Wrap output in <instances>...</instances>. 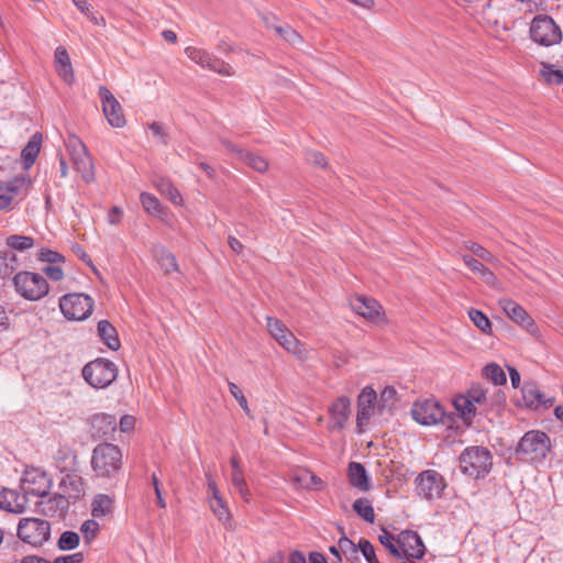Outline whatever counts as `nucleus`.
I'll use <instances>...</instances> for the list:
<instances>
[{"label": "nucleus", "mask_w": 563, "mask_h": 563, "mask_svg": "<svg viewBox=\"0 0 563 563\" xmlns=\"http://www.w3.org/2000/svg\"><path fill=\"white\" fill-rule=\"evenodd\" d=\"M121 449L112 443H100L91 454V468L98 478L117 481L123 465Z\"/></svg>", "instance_id": "nucleus-1"}, {"label": "nucleus", "mask_w": 563, "mask_h": 563, "mask_svg": "<svg viewBox=\"0 0 563 563\" xmlns=\"http://www.w3.org/2000/svg\"><path fill=\"white\" fill-rule=\"evenodd\" d=\"M550 450V437L543 431L530 430L519 440L515 454L520 462L540 464L545 461Z\"/></svg>", "instance_id": "nucleus-2"}, {"label": "nucleus", "mask_w": 563, "mask_h": 563, "mask_svg": "<svg viewBox=\"0 0 563 563\" xmlns=\"http://www.w3.org/2000/svg\"><path fill=\"white\" fill-rule=\"evenodd\" d=\"M459 462L463 474L479 479L492 471L493 455L485 446L472 445L462 451Z\"/></svg>", "instance_id": "nucleus-3"}, {"label": "nucleus", "mask_w": 563, "mask_h": 563, "mask_svg": "<svg viewBox=\"0 0 563 563\" xmlns=\"http://www.w3.org/2000/svg\"><path fill=\"white\" fill-rule=\"evenodd\" d=\"M81 375L92 388L103 389L117 379L118 367L108 358L97 357L82 367Z\"/></svg>", "instance_id": "nucleus-4"}, {"label": "nucleus", "mask_w": 563, "mask_h": 563, "mask_svg": "<svg viewBox=\"0 0 563 563\" xmlns=\"http://www.w3.org/2000/svg\"><path fill=\"white\" fill-rule=\"evenodd\" d=\"M65 146L82 180L87 184L92 183L95 180L93 163L84 142L77 135L69 134L65 140Z\"/></svg>", "instance_id": "nucleus-5"}, {"label": "nucleus", "mask_w": 563, "mask_h": 563, "mask_svg": "<svg viewBox=\"0 0 563 563\" xmlns=\"http://www.w3.org/2000/svg\"><path fill=\"white\" fill-rule=\"evenodd\" d=\"M65 146L82 180L87 184L92 183L95 180L93 163L84 142L77 135L69 134L65 140Z\"/></svg>", "instance_id": "nucleus-6"}, {"label": "nucleus", "mask_w": 563, "mask_h": 563, "mask_svg": "<svg viewBox=\"0 0 563 563\" xmlns=\"http://www.w3.org/2000/svg\"><path fill=\"white\" fill-rule=\"evenodd\" d=\"M13 284L16 292L26 300L37 301L48 294L47 280L33 272H20L14 275Z\"/></svg>", "instance_id": "nucleus-7"}, {"label": "nucleus", "mask_w": 563, "mask_h": 563, "mask_svg": "<svg viewBox=\"0 0 563 563\" xmlns=\"http://www.w3.org/2000/svg\"><path fill=\"white\" fill-rule=\"evenodd\" d=\"M16 534L22 542L41 548L51 538V523L40 518H22Z\"/></svg>", "instance_id": "nucleus-8"}, {"label": "nucleus", "mask_w": 563, "mask_h": 563, "mask_svg": "<svg viewBox=\"0 0 563 563\" xmlns=\"http://www.w3.org/2000/svg\"><path fill=\"white\" fill-rule=\"evenodd\" d=\"M530 37L534 43L548 47L561 42L562 32L551 16L539 14L531 21Z\"/></svg>", "instance_id": "nucleus-9"}, {"label": "nucleus", "mask_w": 563, "mask_h": 563, "mask_svg": "<svg viewBox=\"0 0 563 563\" xmlns=\"http://www.w3.org/2000/svg\"><path fill=\"white\" fill-rule=\"evenodd\" d=\"M59 308L66 319L81 321L92 313L93 300L85 294H67L59 299Z\"/></svg>", "instance_id": "nucleus-10"}, {"label": "nucleus", "mask_w": 563, "mask_h": 563, "mask_svg": "<svg viewBox=\"0 0 563 563\" xmlns=\"http://www.w3.org/2000/svg\"><path fill=\"white\" fill-rule=\"evenodd\" d=\"M415 483L417 494L427 500L440 498L446 487L444 477L434 470L421 472Z\"/></svg>", "instance_id": "nucleus-11"}, {"label": "nucleus", "mask_w": 563, "mask_h": 563, "mask_svg": "<svg viewBox=\"0 0 563 563\" xmlns=\"http://www.w3.org/2000/svg\"><path fill=\"white\" fill-rule=\"evenodd\" d=\"M415 421L422 426H434L443 422L445 411L443 407L435 400L427 399L416 401L411 409Z\"/></svg>", "instance_id": "nucleus-12"}, {"label": "nucleus", "mask_w": 563, "mask_h": 563, "mask_svg": "<svg viewBox=\"0 0 563 563\" xmlns=\"http://www.w3.org/2000/svg\"><path fill=\"white\" fill-rule=\"evenodd\" d=\"M52 487V479L38 468L26 470L22 477L21 488L26 496L45 497Z\"/></svg>", "instance_id": "nucleus-13"}, {"label": "nucleus", "mask_w": 563, "mask_h": 563, "mask_svg": "<svg viewBox=\"0 0 563 563\" xmlns=\"http://www.w3.org/2000/svg\"><path fill=\"white\" fill-rule=\"evenodd\" d=\"M397 544L400 550V559L405 558L406 562L420 560L426 553V547L421 537L413 530L401 531L397 537Z\"/></svg>", "instance_id": "nucleus-14"}, {"label": "nucleus", "mask_w": 563, "mask_h": 563, "mask_svg": "<svg viewBox=\"0 0 563 563\" xmlns=\"http://www.w3.org/2000/svg\"><path fill=\"white\" fill-rule=\"evenodd\" d=\"M99 97L102 103L103 114L108 123L113 128H123L126 123L123 109L113 93L104 86L99 87Z\"/></svg>", "instance_id": "nucleus-15"}, {"label": "nucleus", "mask_w": 563, "mask_h": 563, "mask_svg": "<svg viewBox=\"0 0 563 563\" xmlns=\"http://www.w3.org/2000/svg\"><path fill=\"white\" fill-rule=\"evenodd\" d=\"M521 394L523 405L532 410L548 409L554 404V397L541 391L538 384L532 380L525 382Z\"/></svg>", "instance_id": "nucleus-16"}, {"label": "nucleus", "mask_w": 563, "mask_h": 563, "mask_svg": "<svg viewBox=\"0 0 563 563\" xmlns=\"http://www.w3.org/2000/svg\"><path fill=\"white\" fill-rule=\"evenodd\" d=\"M377 401V393L371 386L362 389L357 398V413H356V428L357 432H363V426L366 424L375 408Z\"/></svg>", "instance_id": "nucleus-17"}, {"label": "nucleus", "mask_w": 563, "mask_h": 563, "mask_svg": "<svg viewBox=\"0 0 563 563\" xmlns=\"http://www.w3.org/2000/svg\"><path fill=\"white\" fill-rule=\"evenodd\" d=\"M499 306L504 312L522 329L531 334H536L538 327L528 312L516 301L505 298L499 300Z\"/></svg>", "instance_id": "nucleus-18"}, {"label": "nucleus", "mask_w": 563, "mask_h": 563, "mask_svg": "<svg viewBox=\"0 0 563 563\" xmlns=\"http://www.w3.org/2000/svg\"><path fill=\"white\" fill-rule=\"evenodd\" d=\"M350 305L353 311L372 322L378 323L384 321L383 307L374 298L356 296L351 300Z\"/></svg>", "instance_id": "nucleus-19"}, {"label": "nucleus", "mask_w": 563, "mask_h": 563, "mask_svg": "<svg viewBox=\"0 0 563 563\" xmlns=\"http://www.w3.org/2000/svg\"><path fill=\"white\" fill-rule=\"evenodd\" d=\"M59 489L62 495H65L66 498L73 501H77L84 496V482L76 470L65 472L59 482Z\"/></svg>", "instance_id": "nucleus-20"}, {"label": "nucleus", "mask_w": 563, "mask_h": 563, "mask_svg": "<svg viewBox=\"0 0 563 563\" xmlns=\"http://www.w3.org/2000/svg\"><path fill=\"white\" fill-rule=\"evenodd\" d=\"M351 413L350 398L342 396L338 398L330 407L329 428L331 430H342Z\"/></svg>", "instance_id": "nucleus-21"}, {"label": "nucleus", "mask_w": 563, "mask_h": 563, "mask_svg": "<svg viewBox=\"0 0 563 563\" xmlns=\"http://www.w3.org/2000/svg\"><path fill=\"white\" fill-rule=\"evenodd\" d=\"M38 510L44 516L54 517V516H64L69 508L70 500L66 498L65 495L60 493L54 494L45 500H41L36 503Z\"/></svg>", "instance_id": "nucleus-22"}, {"label": "nucleus", "mask_w": 563, "mask_h": 563, "mask_svg": "<svg viewBox=\"0 0 563 563\" xmlns=\"http://www.w3.org/2000/svg\"><path fill=\"white\" fill-rule=\"evenodd\" d=\"M350 484L360 492H367L371 488V479L365 466L358 462H351L347 468Z\"/></svg>", "instance_id": "nucleus-23"}, {"label": "nucleus", "mask_w": 563, "mask_h": 563, "mask_svg": "<svg viewBox=\"0 0 563 563\" xmlns=\"http://www.w3.org/2000/svg\"><path fill=\"white\" fill-rule=\"evenodd\" d=\"M54 461L60 473L75 471L77 466V454L70 446L63 445L55 452Z\"/></svg>", "instance_id": "nucleus-24"}, {"label": "nucleus", "mask_w": 563, "mask_h": 563, "mask_svg": "<svg viewBox=\"0 0 563 563\" xmlns=\"http://www.w3.org/2000/svg\"><path fill=\"white\" fill-rule=\"evenodd\" d=\"M91 427L95 437H106L117 430V419L109 413H97L91 418Z\"/></svg>", "instance_id": "nucleus-25"}, {"label": "nucleus", "mask_w": 563, "mask_h": 563, "mask_svg": "<svg viewBox=\"0 0 563 563\" xmlns=\"http://www.w3.org/2000/svg\"><path fill=\"white\" fill-rule=\"evenodd\" d=\"M97 333L100 340L112 351L121 346L117 329L108 321L101 320L97 325Z\"/></svg>", "instance_id": "nucleus-26"}, {"label": "nucleus", "mask_w": 563, "mask_h": 563, "mask_svg": "<svg viewBox=\"0 0 563 563\" xmlns=\"http://www.w3.org/2000/svg\"><path fill=\"white\" fill-rule=\"evenodd\" d=\"M41 145L42 135L40 133L33 134L21 152L22 165L24 169L27 170L33 166L40 154Z\"/></svg>", "instance_id": "nucleus-27"}, {"label": "nucleus", "mask_w": 563, "mask_h": 563, "mask_svg": "<svg viewBox=\"0 0 563 563\" xmlns=\"http://www.w3.org/2000/svg\"><path fill=\"white\" fill-rule=\"evenodd\" d=\"M275 16H265L264 22L267 29H273L278 36L287 41L292 45L300 44L302 38L300 34L289 25H277L275 24Z\"/></svg>", "instance_id": "nucleus-28"}, {"label": "nucleus", "mask_w": 563, "mask_h": 563, "mask_svg": "<svg viewBox=\"0 0 563 563\" xmlns=\"http://www.w3.org/2000/svg\"><path fill=\"white\" fill-rule=\"evenodd\" d=\"M155 188L164 196L168 197V199L176 206L183 205V197L179 190L174 186V184L165 177H158L154 180Z\"/></svg>", "instance_id": "nucleus-29"}, {"label": "nucleus", "mask_w": 563, "mask_h": 563, "mask_svg": "<svg viewBox=\"0 0 563 563\" xmlns=\"http://www.w3.org/2000/svg\"><path fill=\"white\" fill-rule=\"evenodd\" d=\"M454 408L462 419L470 424L477 415V407H474L467 395H459L453 400Z\"/></svg>", "instance_id": "nucleus-30"}, {"label": "nucleus", "mask_w": 563, "mask_h": 563, "mask_svg": "<svg viewBox=\"0 0 563 563\" xmlns=\"http://www.w3.org/2000/svg\"><path fill=\"white\" fill-rule=\"evenodd\" d=\"M32 185V180L27 174L16 176L9 180L5 185V190L8 195L13 196H25L29 191V188Z\"/></svg>", "instance_id": "nucleus-31"}, {"label": "nucleus", "mask_w": 563, "mask_h": 563, "mask_svg": "<svg viewBox=\"0 0 563 563\" xmlns=\"http://www.w3.org/2000/svg\"><path fill=\"white\" fill-rule=\"evenodd\" d=\"M84 554L81 552H77L69 555H63L56 558L54 561H48L40 555H25L20 563H82Z\"/></svg>", "instance_id": "nucleus-32"}, {"label": "nucleus", "mask_w": 563, "mask_h": 563, "mask_svg": "<svg viewBox=\"0 0 563 563\" xmlns=\"http://www.w3.org/2000/svg\"><path fill=\"white\" fill-rule=\"evenodd\" d=\"M113 500L106 494L97 495L91 504V514L93 517H104L112 512Z\"/></svg>", "instance_id": "nucleus-33"}, {"label": "nucleus", "mask_w": 563, "mask_h": 563, "mask_svg": "<svg viewBox=\"0 0 563 563\" xmlns=\"http://www.w3.org/2000/svg\"><path fill=\"white\" fill-rule=\"evenodd\" d=\"M18 266V257L12 251H0V278L10 277Z\"/></svg>", "instance_id": "nucleus-34"}, {"label": "nucleus", "mask_w": 563, "mask_h": 563, "mask_svg": "<svg viewBox=\"0 0 563 563\" xmlns=\"http://www.w3.org/2000/svg\"><path fill=\"white\" fill-rule=\"evenodd\" d=\"M155 257L161 268L166 273H173L178 271V264L174 254L168 252L165 247H159L155 252Z\"/></svg>", "instance_id": "nucleus-35"}, {"label": "nucleus", "mask_w": 563, "mask_h": 563, "mask_svg": "<svg viewBox=\"0 0 563 563\" xmlns=\"http://www.w3.org/2000/svg\"><path fill=\"white\" fill-rule=\"evenodd\" d=\"M463 262L472 272L479 274L485 283H494V274L478 260L474 258L471 255H463Z\"/></svg>", "instance_id": "nucleus-36"}, {"label": "nucleus", "mask_w": 563, "mask_h": 563, "mask_svg": "<svg viewBox=\"0 0 563 563\" xmlns=\"http://www.w3.org/2000/svg\"><path fill=\"white\" fill-rule=\"evenodd\" d=\"M339 549L349 562L361 563V559L358 556V543L355 544L347 537L342 536L339 539Z\"/></svg>", "instance_id": "nucleus-37"}, {"label": "nucleus", "mask_w": 563, "mask_h": 563, "mask_svg": "<svg viewBox=\"0 0 563 563\" xmlns=\"http://www.w3.org/2000/svg\"><path fill=\"white\" fill-rule=\"evenodd\" d=\"M140 201L143 209L152 216L162 217V214L165 212L159 200L152 194L142 192L140 196Z\"/></svg>", "instance_id": "nucleus-38"}, {"label": "nucleus", "mask_w": 563, "mask_h": 563, "mask_svg": "<svg viewBox=\"0 0 563 563\" xmlns=\"http://www.w3.org/2000/svg\"><path fill=\"white\" fill-rule=\"evenodd\" d=\"M353 510L366 522L373 523L375 512L371 501L366 498H358L353 503Z\"/></svg>", "instance_id": "nucleus-39"}, {"label": "nucleus", "mask_w": 563, "mask_h": 563, "mask_svg": "<svg viewBox=\"0 0 563 563\" xmlns=\"http://www.w3.org/2000/svg\"><path fill=\"white\" fill-rule=\"evenodd\" d=\"M468 317L474 323V325L477 327L482 332H484L485 334L493 333L492 322L484 312H482L478 309L471 308L468 310Z\"/></svg>", "instance_id": "nucleus-40"}, {"label": "nucleus", "mask_w": 563, "mask_h": 563, "mask_svg": "<svg viewBox=\"0 0 563 563\" xmlns=\"http://www.w3.org/2000/svg\"><path fill=\"white\" fill-rule=\"evenodd\" d=\"M5 244L12 250L24 252L34 246V239L27 235L12 234L7 238Z\"/></svg>", "instance_id": "nucleus-41"}, {"label": "nucleus", "mask_w": 563, "mask_h": 563, "mask_svg": "<svg viewBox=\"0 0 563 563\" xmlns=\"http://www.w3.org/2000/svg\"><path fill=\"white\" fill-rule=\"evenodd\" d=\"M231 484L233 488L239 493V495L245 500L250 501V490L244 478L243 470L241 471H232L231 474Z\"/></svg>", "instance_id": "nucleus-42"}, {"label": "nucleus", "mask_w": 563, "mask_h": 563, "mask_svg": "<svg viewBox=\"0 0 563 563\" xmlns=\"http://www.w3.org/2000/svg\"><path fill=\"white\" fill-rule=\"evenodd\" d=\"M185 54L187 55V57L190 60L198 64L202 68L208 69L212 54H210L209 52H207L202 48H197V47H191V46H189L185 49Z\"/></svg>", "instance_id": "nucleus-43"}, {"label": "nucleus", "mask_w": 563, "mask_h": 563, "mask_svg": "<svg viewBox=\"0 0 563 563\" xmlns=\"http://www.w3.org/2000/svg\"><path fill=\"white\" fill-rule=\"evenodd\" d=\"M80 538L79 534L75 531H64L58 541H57V548L60 551H70L76 549L79 545Z\"/></svg>", "instance_id": "nucleus-44"}, {"label": "nucleus", "mask_w": 563, "mask_h": 563, "mask_svg": "<svg viewBox=\"0 0 563 563\" xmlns=\"http://www.w3.org/2000/svg\"><path fill=\"white\" fill-rule=\"evenodd\" d=\"M240 161L247 164L250 167H252L258 173H264L268 168V163L264 157L255 155L254 153H251L249 151H245L244 154H242Z\"/></svg>", "instance_id": "nucleus-45"}, {"label": "nucleus", "mask_w": 563, "mask_h": 563, "mask_svg": "<svg viewBox=\"0 0 563 563\" xmlns=\"http://www.w3.org/2000/svg\"><path fill=\"white\" fill-rule=\"evenodd\" d=\"M484 374L486 378L493 382L496 386L504 385L507 382L505 372L495 363L486 365L484 367Z\"/></svg>", "instance_id": "nucleus-46"}, {"label": "nucleus", "mask_w": 563, "mask_h": 563, "mask_svg": "<svg viewBox=\"0 0 563 563\" xmlns=\"http://www.w3.org/2000/svg\"><path fill=\"white\" fill-rule=\"evenodd\" d=\"M396 401H397V390L393 386H386L379 395L378 408L380 411H383L386 408L390 409L395 405Z\"/></svg>", "instance_id": "nucleus-47"}, {"label": "nucleus", "mask_w": 563, "mask_h": 563, "mask_svg": "<svg viewBox=\"0 0 563 563\" xmlns=\"http://www.w3.org/2000/svg\"><path fill=\"white\" fill-rule=\"evenodd\" d=\"M210 508L213 511V514L217 516V518L222 521L223 523H227L231 519V514L229 511V508L224 501L223 498H218L214 500H210Z\"/></svg>", "instance_id": "nucleus-48"}, {"label": "nucleus", "mask_w": 563, "mask_h": 563, "mask_svg": "<svg viewBox=\"0 0 563 563\" xmlns=\"http://www.w3.org/2000/svg\"><path fill=\"white\" fill-rule=\"evenodd\" d=\"M541 75L549 84L560 85L563 82V69H555L554 65L542 64Z\"/></svg>", "instance_id": "nucleus-49"}, {"label": "nucleus", "mask_w": 563, "mask_h": 563, "mask_svg": "<svg viewBox=\"0 0 563 563\" xmlns=\"http://www.w3.org/2000/svg\"><path fill=\"white\" fill-rule=\"evenodd\" d=\"M379 542L389 551L391 555L400 559V550L397 544V539H395L394 534L383 529V533L378 537Z\"/></svg>", "instance_id": "nucleus-50"}, {"label": "nucleus", "mask_w": 563, "mask_h": 563, "mask_svg": "<svg viewBox=\"0 0 563 563\" xmlns=\"http://www.w3.org/2000/svg\"><path fill=\"white\" fill-rule=\"evenodd\" d=\"M208 69L222 76L234 75V70L231 65L214 55L211 56Z\"/></svg>", "instance_id": "nucleus-51"}, {"label": "nucleus", "mask_w": 563, "mask_h": 563, "mask_svg": "<svg viewBox=\"0 0 563 563\" xmlns=\"http://www.w3.org/2000/svg\"><path fill=\"white\" fill-rule=\"evenodd\" d=\"M285 350L292 354H298L300 352V342L299 340L290 332H286L278 339L277 341Z\"/></svg>", "instance_id": "nucleus-52"}, {"label": "nucleus", "mask_w": 563, "mask_h": 563, "mask_svg": "<svg viewBox=\"0 0 563 563\" xmlns=\"http://www.w3.org/2000/svg\"><path fill=\"white\" fill-rule=\"evenodd\" d=\"M358 552L362 553L367 563H379L373 544L366 539H360Z\"/></svg>", "instance_id": "nucleus-53"}, {"label": "nucleus", "mask_w": 563, "mask_h": 563, "mask_svg": "<svg viewBox=\"0 0 563 563\" xmlns=\"http://www.w3.org/2000/svg\"><path fill=\"white\" fill-rule=\"evenodd\" d=\"M267 329L276 341H278L283 334L289 331L280 320L272 317H267Z\"/></svg>", "instance_id": "nucleus-54"}, {"label": "nucleus", "mask_w": 563, "mask_h": 563, "mask_svg": "<svg viewBox=\"0 0 563 563\" xmlns=\"http://www.w3.org/2000/svg\"><path fill=\"white\" fill-rule=\"evenodd\" d=\"M487 393L488 390L481 386H473L467 391V397L474 407H482V405L487 400Z\"/></svg>", "instance_id": "nucleus-55"}, {"label": "nucleus", "mask_w": 563, "mask_h": 563, "mask_svg": "<svg viewBox=\"0 0 563 563\" xmlns=\"http://www.w3.org/2000/svg\"><path fill=\"white\" fill-rule=\"evenodd\" d=\"M37 258L41 262H45V263H49V264H56V263L65 261V258L62 254H59L56 251L46 249V247H43L40 250V252L37 254Z\"/></svg>", "instance_id": "nucleus-56"}, {"label": "nucleus", "mask_w": 563, "mask_h": 563, "mask_svg": "<svg viewBox=\"0 0 563 563\" xmlns=\"http://www.w3.org/2000/svg\"><path fill=\"white\" fill-rule=\"evenodd\" d=\"M99 530L100 525L93 519L86 520L85 522H82L80 527V531L88 542L91 541L97 536Z\"/></svg>", "instance_id": "nucleus-57"}, {"label": "nucleus", "mask_w": 563, "mask_h": 563, "mask_svg": "<svg viewBox=\"0 0 563 563\" xmlns=\"http://www.w3.org/2000/svg\"><path fill=\"white\" fill-rule=\"evenodd\" d=\"M15 499V493L10 489H4L0 493V508L8 511H15L12 500Z\"/></svg>", "instance_id": "nucleus-58"}, {"label": "nucleus", "mask_w": 563, "mask_h": 563, "mask_svg": "<svg viewBox=\"0 0 563 563\" xmlns=\"http://www.w3.org/2000/svg\"><path fill=\"white\" fill-rule=\"evenodd\" d=\"M151 481H152V485H153L154 493L156 496L157 506L163 509L166 508V501L163 497L161 484H159V481H158L156 474H152Z\"/></svg>", "instance_id": "nucleus-59"}, {"label": "nucleus", "mask_w": 563, "mask_h": 563, "mask_svg": "<svg viewBox=\"0 0 563 563\" xmlns=\"http://www.w3.org/2000/svg\"><path fill=\"white\" fill-rule=\"evenodd\" d=\"M306 159L316 166L319 167H325L327 166V159L322 153L310 151L306 154Z\"/></svg>", "instance_id": "nucleus-60"}, {"label": "nucleus", "mask_w": 563, "mask_h": 563, "mask_svg": "<svg viewBox=\"0 0 563 563\" xmlns=\"http://www.w3.org/2000/svg\"><path fill=\"white\" fill-rule=\"evenodd\" d=\"M55 63H56V66H65V65L71 64L69 55H68L66 48H64L62 46H58L56 48V51H55Z\"/></svg>", "instance_id": "nucleus-61"}, {"label": "nucleus", "mask_w": 563, "mask_h": 563, "mask_svg": "<svg viewBox=\"0 0 563 563\" xmlns=\"http://www.w3.org/2000/svg\"><path fill=\"white\" fill-rule=\"evenodd\" d=\"M56 70L66 84H71L74 81L71 64L65 66H56Z\"/></svg>", "instance_id": "nucleus-62"}, {"label": "nucleus", "mask_w": 563, "mask_h": 563, "mask_svg": "<svg viewBox=\"0 0 563 563\" xmlns=\"http://www.w3.org/2000/svg\"><path fill=\"white\" fill-rule=\"evenodd\" d=\"M43 272L55 282L62 280L64 277V272L59 266L48 265L43 269Z\"/></svg>", "instance_id": "nucleus-63"}, {"label": "nucleus", "mask_w": 563, "mask_h": 563, "mask_svg": "<svg viewBox=\"0 0 563 563\" xmlns=\"http://www.w3.org/2000/svg\"><path fill=\"white\" fill-rule=\"evenodd\" d=\"M489 397L492 398L490 408H496V410H499L506 400L505 394L497 389H495L493 394H489Z\"/></svg>", "instance_id": "nucleus-64"}]
</instances>
